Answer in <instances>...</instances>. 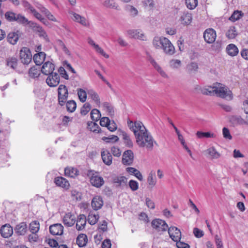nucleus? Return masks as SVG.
<instances>
[{"label":"nucleus","mask_w":248,"mask_h":248,"mask_svg":"<svg viewBox=\"0 0 248 248\" xmlns=\"http://www.w3.org/2000/svg\"><path fill=\"white\" fill-rule=\"evenodd\" d=\"M111 152L115 156L119 157L121 155V151L118 147H112L111 148Z\"/></svg>","instance_id":"obj_61"},{"label":"nucleus","mask_w":248,"mask_h":248,"mask_svg":"<svg viewBox=\"0 0 248 248\" xmlns=\"http://www.w3.org/2000/svg\"><path fill=\"white\" fill-rule=\"evenodd\" d=\"M54 183L59 187L64 190H67L70 187V184L67 180L62 176H58L55 178Z\"/></svg>","instance_id":"obj_16"},{"label":"nucleus","mask_w":248,"mask_h":248,"mask_svg":"<svg viewBox=\"0 0 248 248\" xmlns=\"http://www.w3.org/2000/svg\"><path fill=\"white\" fill-rule=\"evenodd\" d=\"M58 102L60 106H63L68 96V89L66 86L61 84L59 86L58 89Z\"/></svg>","instance_id":"obj_6"},{"label":"nucleus","mask_w":248,"mask_h":248,"mask_svg":"<svg viewBox=\"0 0 248 248\" xmlns=\"http://www.w3.org/2000/svg\"><path fill=\"white\" fill-rule=\"evenodd\" d=\"M93 48H94L96 52L100 54L105 58H108V55L103 50V49L102 48H101L97 44Z\"/></svg>","instance_id":"obj_58"},{"label":"nucleus","mask_w":248,"mask_h":248,"mask_svg":"<svg viewBox=\"0 0 248 248\" xmlns=\"http://www.w3.org/2000/svg\"><path fill=\"white\" fill-rule=\"evenodd\" d=\"M128 185L132 191H136L139 188V183L136 181L133 180H130Z\"/></svg>","instance_id":"obj_55"},{"label":"nucleus","mask_w":248,"mask_h":248,"mask_svg":"<svg viewBox=\"0 0 248 248\" xmlns=\"http://www.w3.org/2000/svg\"><path fill=\"white\" fill-rule=\"evenodd\" d=\"M143 3L145 7H148L150 9L154 8V3L153 0H144Z\"/></svg>","instance_id":"obj_63"},{"label":"nucleus","mask_w":248,"mask_h":248,"mask_svg":"<svg viewBox=\"0 0 248 248\" xmlns=\"http://www.w3.org/2000/svg\"><path fill=\"white\" fill-rule=\"evenodd\" d=\"M0 233L3 238H9L13 234V228L9 224L3 225L0 229Z\"/></svg>","instance_id":"obj_15"},{"label":"nucleus","mask_w":248,"mask_h":248,"mask_svg":"<svg viewBox=\"0 0 248 248\" xmlns=\"http://www.w3.org/2000/svg\"><path fill=\"white\" fill-rule=\"evenodd\" d=\"M46 54L45 52H39L34 54L33 60L36 65L41 66L45 61Z\"/></svg>","instance_id":"obj_28"},{"label":"nucleus","mask_w":248,"mask_h":248,"mask_svg":"<svg viewBox=\"0 0 248 248\" xmlns=\"http://www.w3.org/2000/svg\"><path fill=\"white\" fill-rule=\"evenodd\" d=\"M127 35L132 38L139 39L142 41L146 40V37L142 31L140 29H132L127 31Z\"/></svg>","instance_id":"obj_10"},{"label":"nucleus","mask_w":248,"mask_h":248,"mask_svg":"<svg viewBox=\"0 0 248 248\" xmlns=\"http://www.w3.org/2000/svg\"><path fill=\"white\" fill-rule=\"evenodd\" d=\"M230 122L234 125L242 124L245 121L240 116L233 115L230 118Z\"/></svg>","instance_id":"obj_37"},{"label":"nucleus","mask_w":248,"mask_h":248,"mask_svg":"<svg viewBox=\"0 0 248 248\" xmlns=\"http://www.w3.org/2000/svg\"><path fill=\"white\" fill-rule=\"evenodd\" d=\"M40 228V224L38 221H32V233H36Z\"/></svg>","instance_id":"obj_59"},{"label":"nucleus","mask_w":248,"mask_h":248,"mask_svg":"<svg viewBox=\"0 0 248 248\" xmlns=\"http://www.w3.org/2000/svg\"><path fill=\"white\" fill-rule=\"evenodd\" d=\"M127 125L134 133L137 145L140 148L152 150L154 143H155L153 136L146 128L142 122L139 121L133 122L128 120Z\"/></svg>","instance_id":"obj_1"},{"label":"nucleus","mask_w":248,"mask_h":248,"mask_svg":"<svg viewBox=\"0 0 248 248\" xmlns=\"http://www.w3.org/2000/svg\"><path fill=\"white\" fill-rule=\"evenodd\" d=\"M93 48H94L96 52L100 54L105 58H108V55L103 50V49L102 48H101L97 44Z\"/></svg>","instance_id":"obj_57"},{"label":"nucleus","mask_w":248,"mask_h":248,"mask_svg":"<svg viewBox=\"0 0 248 248\" xmlns=\"http://www.w3.org/2000/svg\"><path fill=\"white\" fill-rule=\"evenodd\" d=\"M91 109V106L89 103H86L81 108L80 113L82 115H85Z\"/></svg>","instance_id":"obj_53"},{"label":"nucleus","mask_w":248,"mask_h":248,"mask_svg":"<svg viewBox=\"0 0 248 248\" xmlns=\"http://www.w3.org/2000/svg\"><path fill=\"white\" fill-rule=\"evenodd\" d=\"M100 112L97 109H93L91 112V117L94 121H97L101 117Z\"/></svg>","instance_id":"obj_48"},{"label":"nucleus","mask_w":248,"mask_h":248,"mask_svg":"<svg viewBox=\"0 0 248 248\" xmlns=\"http://www.w3.org/2000/svg\"><path fill=\"white\" fill-rule=\"evenodd\" d=\"M27 226L25 222H21L17 224L15 228L16 233L18 235H23L27 232Z\"/></svg>","instance_id":"obj_27"},{"label":"nucleus","mask_w":248,"mask_h":248,"mask_svg":"<svg viewBox=\"0 0 248 248\" xmlns=\"http://www.w3.org/2000/svg\"><path fill=\"white\" fill-rule=\"evenodd\" d=\"M102 140L106 142H116L118 141L119 138L117 136L112 135L108 137H104L102 138Z\"/></svg>","instance_id":"obj_54"},{"label":"nucleus","mask_w":248,"mask_h":248,"mask_svg":"<svg viewBox=\"0 0 248 248\" xmlns=\"http://www.w3.org/2000/svg\"><path fill=\"white\" fill-rule=\"evenodd\" d=\"M153 45L156 49H162L168 55H172L175 49L171 42L166 37L155 36L153 40Z\"/></svg>","instance_id":"obj_2"},{"label":"nucleus","mask_w":248,"mask_h":248,"mask_svg":"<svg viewBox=\"0 0 248 248\" xmlns=\"http://www.w3.org/2000/svg\"><path fill=\"white\" fill-rule=\"evenodd\" d=\"M88 176L90 177L91 184L96 187H100L103 185L104 181L103 178L98 174V173L93 170L88 171Z\"/></svg>","instance_id":"obj_5"},{"label":"nucleus","mask_w":248,"mask_h":248,"mask_svg":"<svg viewBox=\"0 0 248 248\" xmlns=\"http://www.w3.org/2000/svg\"><path fill=\"white\" fill-rule=\"evenodd\" d=\"M147 182L152 187L154 186L156 183L155 173L154 170L151 171L147 177Z\"/></svg>","instance_id":"obj_39"},{"label":"nucleus","mask_w":248,"mask_h":248,"mask_svg":"<svg viewBox=\"0 0 248 248\" xmlns=\"http://www.w3.org/2000/svg\"><path fill=\"white\" fill-rule=\"evenodd\" d=\"M88 94L95 103H100V101L99 97L98 94L94 90L92 89L88 90Z\"/></svg>","instance_id":"obj_44"},{"label":"nucleus","mask_w":248,"mask_h":248,"mask_svg":"<svg viewBox=\"0 0 248 248\" xmlns=\"http://www.w3.org/2000/svg\"><path fill=\"white\" fill-rule=\"evenodd\" d=\"M77 244L80 248L85 247L88 242V238L85 234L81 233L77 238Z\"/></svg>","instance_id":"obj_33"},{"label":"nucleus","mask_w":248,"mask_h":248,"mask_svg":"<svg viewBox=\"0 0 248 248\" xmlns=\"http://www.w3.org/2000/svg\"><path fill=\"white\" fill-rule=\"evenodd\" d=\"M46 83L49 87H56L60 83V77L56 72L48 75L46 79Z\"/></svg>","instance_id":"obj_12"},{"label":"nucleus","mask_w":248,"mask_h":248,"mask_svg":"<svg viewBox=\"0 0 248 248\" xmlns=\"http://www.w3.org/2000/svg\"><path fill=\"white\" fill-rule=\"evenodd\" d=\"M66 107L68 112H73L77 108L76 103L74 100L68 101L66 103Z\"/></svg>","instance_id":"obj_47"},{"label":"nucleus","mask_w":248,"mask_h":248,"mask_svg":"<svg viewBox=\"0 0 248 248\" xmlns=\"http://www.w3.org/2000/svg\"><path fill=\"white\" fill-rule=\"evenodd\" d=\"M226 51L229 55L234 56L238 54L239 50L235 45L231 44L227 46Z\"/></svg>","instance_id":"obj_35"},{"label":"nucleus","mask_w":248,"mask_h":248,"mask_svg":"<svg viewBox=\"0 0 248 248\" xmlns=\"http://www.w3.org/2000/svg\"><path fill=\"white\" fill-rule=\"evenodd\" d=\"M5 17L9 21H16L17 23L24 25H27L30 22L24 16L20 14H16L12 12H6Z\"/></svg>","instance_id":"obj_4"},{"label":"nucleus","mask_w":248,"mask_h":248,"mask_svg":"<svg viewBox=\"0 0 248 248\" xmlns=\"http://www.w3.org/2000/svg\"><path fill=\"white\" fill-rule=\"evenodd\" d=\"M148 61L162 77L164 78H167L168 77L166 73L152 57H150L148 59Z\"/></svg>","instance_id":"obj_25"},{"label":"nucleus","mask_w":248,"mask_h":248,"mask_svg":"<svg viewBox=\"0 0 248 248\" xmlns=\"http://www.w3.org/2000/svg\"><path fill=\"white\" fill-rule=\"evenodd\" d=\"M170 66L173 69H177L180 67L181 62L179 60L172 59L170 61Z\"/></svg>","instance_id":"obj_52"},{"label":"nucleus","mask_w":248,"mask_h":248,"mask_svg":"<svg viewBox=\"0 0 248 248\" xmlns=\"http://www.w3.org/2000/svg\"><path fill=\"white\" fill-rule=\"evenodd\" d=\"M99 216L98 214L90 213L88 217L87 220L88 223L93 225H94L98 220Z\"/></svg>","instance_id":"obj_41"},{"label":"nucleus","mask_w":248,"mask_h":248,"mask_svg":"<svg viewBox=\"0 0 248 248\" xmlns=\"http://www.w3.org/2000/svg\"><path fill=\"white\" fill-rule=\"evenodd\" d=\"M49 232L53 235H61L63 232V227L60 223L51 225L49 227Z\"/></svg>","instance_id":"obj_22"},{"label":"nucleus","mask_w":248,"mask_h":248,"mask_svg":"<svg viewBox=\"0 0 248 248\" xmlns=\"http://www.w3.org/2000/svg\"><path fill=\"white\" fill-rule=\"evenodd\" d=\"M76 221V228L78 231H82L85 229L87 218L84 215L81 214L78 216Z\"/></svg>","instance_id":"obj_21"},{"label":"nucleus","mask_w":248,"mask_h":248,"mask_svg":"<svg viewBox=\"0 0 248 248\" xmlns=\"http://www.w3.org/2000/svg\"><path fill=\"white\" fill-rule=\"evenodd\" d=\"M167 230L170 238L173 241L180 240L181 238V232L177 227H170L168 228Z\"/></svg>","instance_id":"obj_14"},{"label":"nucleus","mask_w":248,"mask_h":248,"mask_svg":"<svg viewBox=\"0 0 248 248\" xmlns=\"http://www.w3.org/2000/svg\"><path fill=\"white\" fill-rule=\"evenodd\" d=\"M201 93L207 95H213L216 94V90L214 88V83L212 86H207L202 88H200Z\"/></svg>","instance_id":"obj_34"},{"label":"nucleus","mask_w":248,"mask_h":248,"mask_svg":"<svg viewBox=\"0 0 248 248\" xmlns=\"http://www.w3.org/2000/svg\"><path fill=\"white\" fill-rule=\"evenodd\" d=\"M126 10L130 13L131 16H135L137 15L138 11L136 8L131 5H127Z\"/></svg>","instance_id":"obj_56"},{"label":"nucleus","mask_w":248,"mask_h":248,"mask_svg":"<svg viewBox=\"0 0 248 248\" xmlns=\"http://www.w3.org/2000/svg\"><path fill=\"white\" fill-rule=\"evenodd\" d=\"M196 135L199 139H202L203 138H214L216 137V134L209 132H204L201 131H197L196 133Z\"/></svg>","instance_id":"obj_42"},{"label":"nucleus","mask_w":248,"mask_h":248,"mask_svg":"<svg viewBox=\"0 0 248 248\" xmlns=\"http://www.w3.org/2000/svg\"><path fill=\"white\" fill-rule=\"evenodd\" d=\"M212 49L216 53H218L222 49V43L220 41H217L212 45Z\"/></svg>","instance_id":"obj_50"},{"label":"nucleus","mask_w":248,"mask_h":248,"mask_svg":"<svg viewBox=\"0 0 248 248\" xmlns=\"http://www.w3.org/2000/svg\"><path fill=\"white\" fill-rule=\"evenodd\" d=\"M152 227L157 232H163L168 229V226L165 221L160 219H155L151 222Z\"/></svg>","instance_id":"obj_7"},{"label":"nucleus","mask_w":248,"mask_h":248,"mask_svg":"<svg viewBox=\"0 0 248 248\" xmlns=\"http://www.w3.org/2000/svg\"><path fill=\"white\" fill-rule=\"evenodd\" d=\"M35 6L43 14H44L46 18L52 21L57 22V20L54 16L51 13V12L43 6L42 4L34 2V3Z\"/></svg>","instance_id":"obj_13"},{"label":"nucleus","mask_w":248,"mask_h":248,"mask_svg":"<svg viewBox=\"0 0 248 248\" xmlns=\"http://www.w3.org/2000/svg\"><path fill=\"white\" fill-rule=\"evenodd\" d=\"M222 133L223 135V137L227 140H231L232 139V136H231L230 131L228 128L226 127H224L222 129Z\"/></svg>","instance_id":"obj_60"},{"label":"nucleus","mask_w":248,"mask_h":248,"mask_svg":"<svg viewBox=\"0 0 248 248\" xmlns=\"http://www.w3.org/2000/svg\"><path fill=\"white\" fill-rule=\"evenodd\" d=\"M192 19L191 14L186 13H184L181 17L182 23L184 25H189L191 22Z\"/></svg>","instance_id":"obj_38"},{"label":"nucleus","mask_w":248,"mask_h":248,"mask_svg":"<svg viewBox=\"0 0 248 248\" xmlns=\"http://www.w3.org/2000/svg\"><path fill=\"white\" fill-rule=\"evenodd\" d=\"M19 39V36L17 32H11L8 34L7 41L12 45H15Z\"/></svg>","instance_id":"obj_36"},{"label":"nucleus","mask_w":248,"mask_h":248,"mask_svg":"<svg viewBox=\"0 0 248 248\" xmlns=\"http://www.w3.org/2000/svg\"><path fill=\"white\" fill-rule=\"evenodd\" d=\"M76 217L75 215L70 212L65 214L63 217V223L67 227H72L75 223Z\"/></svg>","instance_id":"obj_19"},{"label":"nucleus","mask_w":248,"mask_h":248,"mask_svg":"<svg viewBox=\"0 0 248 248\" xmlns=\"http://www.w3.org/2000/svg\"><path fill=\"white\" fill-rule=\"evenodd\" d=\"M68 13L69 14L72 15L73 16L72 18L74 21L80 24L83 26H89V22L84 17L80 15L71 11H69Z\"/></svg>","instance_id":"obj_18"},{"label":"nucleus","mask_w":248,"mask_h":248,"mask_svg":"<svg viewBox=\"0 0 248 248\" xmlns=\"http://www.w3.org/2000/svg\"><path fill=\"white\" fill-rule=\"evenodd\" d=\"M187 7L191 10L194 9L198 5V0H186Z\"/></svg>","instance_id":"obj_51"},{"label":"nucleus","mask_w":248,"mask_h":248,"mask_svg":"<svg viewBox=\"0 0 248 248\" xmlns=\"http://www.w3.org/2000/svg\"><path fill=\"white\" fill-rule=\"evenodd\" d=\"M176 242V246L178 248H189V246L184 242L180 241V240L175 241Z\"/></svg>","instance_id":"obj_64"},{"label":"nucleus","mask_w":248,"mask_h":248,"mask_svg":"<svg viewBox=\"0 0 248 248\" xmlns=\"http://www.w3.org/2000/svg\"><path fill=\"white\" fill-rule=\"evenodd\" d=\"M205 152L208 155L207 156L212 159H217L220 156V154L213 146L207 149Z\"/></svg>","instance_id":"obj_30"},{"label":"nucleus","mask_w":248,"mask_h":248,"mask_svg":"<svg viewBox=\"0 0 248 248\" xmlns=\"http://www.w3.org/2000/svg\"><path fill=\"white\" fill-rule=\"evenodd\" d=\"M242 15L243 14L241 12L235 11L230 17L229 20L232 22H235V21L239 19L242 16Z\"/></svg>","instance_id":"obj_49"},{"label":"nucleus","mask_w":248,"mask_h":248,"mask_svg":"<svg viewBox=\"0 0 248 248\" xmlns=\"http://www.w3.org/2000/svg\"><path fill=\"white\" fill-rule=\"evenodd\" d=\"M92 207L94 210L100 209L103 205V201L102 198L99 196L93 197L92 201Z\"/></svg>","instance_id":"obj_24"},{"label":"nucleus","mask_w":248,"mask_h":248,"mask_svg":"<svg viewBox=\"0 0 248 248\" xmlns=\"http://www.w3.org/2000/svg\"><path fill=\"white\" fill-rule=\"evenodd\" d=\"M226 35L229 39L234 38L237 35L236 28L234 26L230 27L227 31Z\"/></svg>","instance_id":"obj_45"},{"label":"nucleus","mask_w":248,"mask_h":248,"mask_svg":"<svg viewBox=\"0 0 248 248\" xmlns=\"http://www.w3.org/2000/svg\"><path fill=\"white\" fill-rule=\"evenodd\" d=\"M20 58L23 65H28L31 62V51L26 47H23L20 52Z\"/></svg>","instance_id":"obj_8"},{"label":"nucleus","mask_w":248,"mask_h":248,"mask_svg":"<svg viewBox=\"0 0 248 248\" xmlns=\"http://www.w3.org/2000/svg\"><path fill=\"white\" fill-rule=\"evenodd\" d=\"M101 155L103 161L106 165L109 166L112 164V157L109 151L107 150H103Z\"/></svg>","instance_id":"obj_23"},{"label":"nucleus","mask_w":248,"mask_h":248,"mask_svg":"<svg viewBox=\"0 0 248 248\" xmlns=\"http://www.w3.org/2000/svg\"><path fill=\"white\" fill-rule=\"evenodd\" d=\"M79 171L77 169L73 167H67L64 169V174L66 176L74 178L78 175Z\"/></svg>","instance_id":"obj_32"},{"label":"nucleus","mask_w":248,"mask_h":248,"mask_svg":"<svg viewBox=\"0 0 248 248\" xmlns=\"http://www.w3.org/2000/svg\"><path fill=\"white\" fill-rule=\"evenodd\" d=\"M113 181L117 186L124 187L127 186V178L123 176H117L113 178Z\"/></svg>","instance_id":"obj_26"},{"label":"nucleus","mask_w":248,"mask_h":248,"mask_svg":"<svg viewBox=\"0 0 248 248\" xmlns=\"http://www.w3.org/2000/svg\"><path fill=\"white\" fill-rule=\"evenodd\" d=\"M77 93L79 100L82 103L85 102L87 99V94L88 93H87L84 90L80 88L77 90Z\"/></svg>","instance_id":"obj_46"},{"label":"nucleus","mask_w":248,"mask_h":248,"mask_svg":"<svg viewBox=\"0 0 248 248\" xmlns=\"http://www.w3.org/2000/svg\"><path fill=\"white\" fill-rule=\"evenodd\" d=\"M133 159L134 155L132 151L127 150L123 155L122 163L124 165H130L133 163Z\"/></svg>","instance_id":"obj_20"},{"label":"nucleus","mask_w":248,"mask_h":248,"mask_svg":"<svg viewBox=\"0 0 248 248\" xmlns=\"http://www.w3.org/2000/svg\"><path fill=\"white\" fill-rule=\"evenodd\" d=\"M110 121L108 117H104L100 119V124L102 126L107 127Z\"/></svg>","instance_id":"obj_62"},{"label":"nucleus","mask_w":248,"mask_h":248,"mask_svg":"<svg viewBox=\"0 0 248 248\" xmlns=\"http://www.w3.org/2000/svg\"><path fill=\"white\" fill-rule=\"evenodd\" d=\"M103 5L107 8L114 9L118 10L120 9L118 5L114 0H105L103 3Z\"/></svg>","instance_id":"obj_40"},{"label":"nucleus","mask_w":248,"mask_h":248,"mask_svg":"<svg viewBox=\"0 0 248 248\" xmlns=\"http://www.w3.org/2000/svg\"><path fill=\"white\" fill-rule=\"evenodd\" d=\"M55 69V65L51 62L47 61L44 63L42 66L41 71L45 75H49L53 73Z\"/></svg>","instance_id":"obj_17"},{"label":"nucleus","mask_w":248,"mask_h":248,"mask_svg":"<svg viewBox=\"0 0 248 248\" xmlns=\"http://www.w3.org/2000/svg\"><path fill=\"white\" fill-rule=\"evenodd\" d=\"M32 14L34 16L43 23L45 25H46L48 23L47 20L40 13L36 11L35 9L32 8Z\"/></svg>","instance_id":"obj_43"},{"label":"nucleus","mask_w":248,"mask_h":248,"mask_svg":"<svg viewBox=\"0 0 248 248\" xmlns=\"http://www.w3.org/2000/svg\"><path fill=\"white\" fill-rule=\"evenodd\" d=\"M216 37V32L212 28L207 29L203 33L204 39L205 41L208 44L214 43Z\"/></svg>","instance_id":"obj_11"},{"label":"nucleus","mask_w":248,"mask_h":248,"mask_svg":"<svg viewBox=\"0 0 248 248\" xmlns=\"http://www.w3.org/2000/svg\"><path fill=\"white\" fill-rule=\"evenodd\" d=\"M32 31L40 38H43L46 42H49V38L46 31L43 28L36 23L32 22Z\"/></svg>","instance_id":"obj_9"},{"label":"nucleus","mask_w":248,"mask_h":248,"mask_svg":"<svg viewBox=\"0 0 248 248\" xmlns=\"http://www.w3.org/2000/svg\"><path fill=\"white\" fill-rule=\"evenodd\" d=\"M121 135L125 145L129 148L132 147L133 142L130 136L124 131H121Z\"/></svg>","instance_id":"obj_31"},{"label":"nucleus","mask_w":248,"mask_h":248,"mask_svg":"<svg viewBox=\"0 0 248 248\" xmlns=\"http://www.w3.org/2000/svg\"><path fill=\"white\" fill-rule=\"evenodd\" d=\"M17 60L14 57L9 58L6 60V65L7 66V73L10 70L16 69L17 66Z\"/></svg>","instance_id":"obj_29"},{"label":"nucleus","mask_w":248,"mask_h":248,"mask_svg":"<svg viewBox=\"0 0 248 248\" xmlns=\"http://www.w3.org/2000/svg\"><path fill=\"white\" fill-rule=\"evenodd\" d=\"M216 95L218 97L230 101L233 99V94L231 90L226 85L218 82L214 83Z\"/></svg>","instance_id":"obj_3"}]
</instances>
